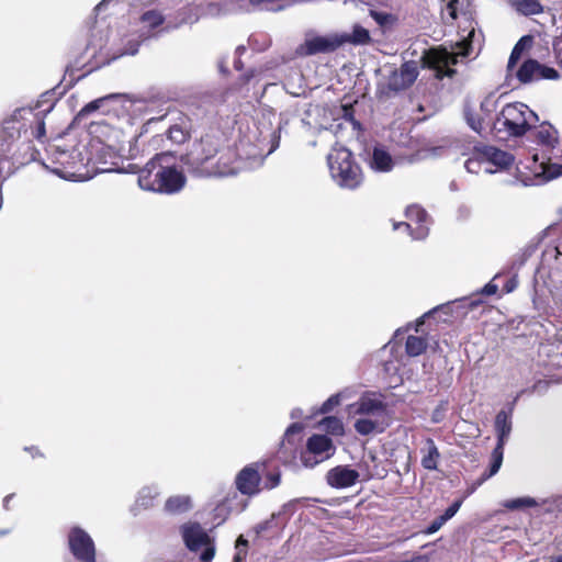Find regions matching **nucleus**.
I'll return each instance as SVG.
<instances>
[{
    "mask_svg": "<svg viewBox=\"0 0 562 562\" xmlns=\"http://www.w3.org/2000/svg\"><path fill=\"white\" fill-rule=\"evenodd\" d=\"M114 0H102L95 8L94 10L97 12H101L106 5H109L111 2H113Z\"/></svg>",
    "mask_w": 562,
    "mask_h": 562,
    "instance_id": "nucleus-59",
    "label": "nucleus"
},
{
    "mask_svg": "<svg viewBox=\"0 0 562 562\" xmlns=\"http://www.w3.org/2000/svg\"><path fill=\"white\" fill-rule=\"evenodd\" d=\"M350 415L361 416L355 422V430L361 436L381 434L386 424V404L381 395L372 392L363 393L355 403L348 407Z\"/></svg>",
    "mask_w": 562,
    "mask_h": 562,
    "instance_id": "nucleus-2",
    "label": "nucleus"
},
{
    "mask_svg": "<svg viewBox=\"0 0 562 562\" xmlns=\"http://www.w3.org/2000/svg\"><path fill=\"white\" fill-rule=\"evenodd\" d=\"M260 463H251L244 467L235 477V486L237 491L246 496H255L260 493Z\"/></svg>",
    "mask_w": 562,
    "mask_h": 562,
    "instance_id": "nucleus-13",
    "label": "nucleus"
},
{
    "mask_svg": "<svg viewBox=\"0 0 562 562\" xmlns=\"http://www.w3.org/2000/svg\"><path fill=\"white\" fill-rule=\"evenodd\" d=\"M280 480H281L280 473H270L266 477L265 487L268 490H272L280 484Z\"/></svg>",
    "mask_w": 562,
    "mask_h": 562,
    "instance_id": "nucleus-47",
    "label": "nucleus"
},
{
    "mask_svg": "<svg viewBox=\"0 0 562 562\" xmlns=\"http://www.w3.org/2000/svg\"><path fill=\"white\" fill-rule=\"evenodd\" d=\"M240 544H241V546H247V540H246V539H244V537H243V536H240V537L237 539V541H236V547H239Z\"/></svg>",
    "mask_w": 562,
    "mask_h": 562,
    "instance_id": "nucleus-63",
    "label": "nucleus"
},
{
    "mask_svg": "<svg viewBox=\"0 0 562 562\" xmlns=\"http://www.w3.org/2000/svg\"><path fill=\"white\" fill-rule=\"evenodd\" d=\"M481 111L485 114V115H488L491 114L492 112H494L497 108V98L495 95V93H490L487 94L481 102Z\"/></svg>",
    "mask_w": 562,
    "mask_h": 562,
    "instance_id": "nucleus-40",
    "label": "nucleus"
},
{
    "mask_svg": "<svg viewBox=\"0 0 562 562\" xmlns=\"http://www.w3.org/2000/svg\"><path fill=\"white\" fill-rule=\"evenodd\" d=\"M303 428H304L303 424H301V423H293V424H291L286 428V430H285V432L283 435L282 446H284L285 442H288L290 445H293L294 443L293 437L295 435H300L303 431Z\"/></svg>",
    "mask_w": 562,
    "mask_h": 562,
    "instance_id": "nucleus-39",
    "label": "nucleus"
},
{
    "mask_svg": "<svg viewBox=\"0 0 562 562\" xmlns=\"http://www.w3.org/2000/svg\"><path fill=\"white\" fill-rule=\"evenodd\" d=\"M271 145H270V148L267 153V155H270L272 154L278 147H279V144H280V134L277 133V132H273L272 135H271V140H270Z\"/></svg>",
    "mask_w": 562,
    "mask_h": 562,
    "instance_id": "nucleus-53",
    "label": "nucleus"
},
{
    "mask_svg": "<svg viewBox=\"0 0 562 562\" xmlns=\"http://www.w3.org/2000/svg\"><path fill=\"white\" fill-rule=\"evenodd\" d=\"M199 16L191 7H183L178 10L175 20H167L165 30L167 32L181 27L184 24H193L198 22Z\"/></svg>",
    "mask_w": 562,
    "mask_h": 562,
    "instance_id": "nucleus-23",
    "label": "nucleus"
},
{
    "mask_svg": "<svg viewBox=\"0 0 562 562\" xmlns=\"http://www.w3.org/2000/svg\"><path fill=\"white\" fill-rule=\"evenodd\" d=\"M220 153L217 140L206 135L194 143L188 154L181 157L182 164L188 171L196 177H209L212 173H225L217 168H213L216 155Z\"/></svg>",
    "mask_w": 562,
    "mask_h": 562,
    "instance_id": "nucleus-5",
    "label": "nucleus"
},
{
    "mask_svg": "<svg viewBox=\"0 0 562 562\" xmlns=\"http://www.w3.org/2000/svg\"><path fill=\"white\" fill-rule=\"evenodd\" d=\"M471 54V45L468 37L457 43L456 50H448L445 47L430 48L423 57V66L434 69L436 77L441 79L443 77H452L456 70L451 68L452 65L458 64L459 58H465Z\"/></svg>",
    "mask_w": 562,
    "mask_h": 562,
    "instance_id": "nucleus-6",
    "label": "nucleus"
},
{
    "mask_svg": "<svg viewBox=\"0 0 562 562\" xmlns=\"http://www.w3.org/2000/svg\"><path fill=\"white\" fill-rule=\"evenodd\" d=\"M327 162L333 180L340 188L355 190L362 183L361 168L346 147L335 146L327 156Z\"/></svg>",
    "mask_w": 562,
    "mask_h": 562,
    "instance_id": "nucleus-4",
    "label": "nucleus"
},
{
    "mask_svg": "<svg viewBox=\"0 0 562 562\" xmlns=\"http://www.w3.org/2000/svg\"><path fill=\"white\" fill-rule=\"evenodd\" d=\"M160 488L157 484L142 487L136 497V505L143 508L153 506L154 501L159 496Z\"/></svg>",
    "mask_w": 562,
    "mask_h": 562,
    "instance_id": "nucleus-28",
    "label": "nucleus"
},
{
    "mask_svg": "<svg viewBox=\"0 0 562 562\" xmlns=\"http://www.w3.org/2000/svg\"><path fill=\"white\" fill-rule=\"evenodd\" d=\"M24 450L27 451L32 456V458L43 457V453L40 451L37 447H25Z\"/></svg>",
    "mask_w": 562,
    "mask_h": 562,
    "instance_id": "nucleus-56",
    "label": "nucleus"
},
{
    "mask_svg": "<svg viewBox=\"0 0 562 562\" xmlns=\"http://www.w3.org/2000/svg\"><path fill=\"white\" fill-rule=\"evenodd\" d=\"M481 303H482V301H481V300H477V299H471V300L469 301V307L473 310V308H475L477 305H480Z\"/></svg>",
    "mask_w": 562,
    "mask_h": 562,
    "instance_id": "nucleus-62",
    "label": "nucleus"
},
{
    "mask_svg": "<svg viewBox=\"0 0 562 562\" xmlns=\"http://www.w3.org/2000/svg\"><path fill=\"white\" fill-rule=\"evenodd\" d=\"M553 49L558 56L562 60V38H555L553 42Z\"/></svg>",
    "mask_w": 562,
    "mask_h": 562,
    "instance_id": "nucleus-55",
    "label": "nucleus"
},
{
    "mask_svg": "<svg viewBox=\"0 0 562 562\" xmlns=\"http://www.w3.org/2000/svg\"><path fill=\"white\" fill-rule=\"evenodd\" d=\"M503 456H504V449L495 447L492 452V463L490 465L488 473H485L483 475L482 481L492 477L493 475H495L498 472V470L501 469L502 463H503Z\"/></svg>",
    "mask_w": 562,
    "mask_h": 562,
    "instance_id": "nucleus-33",
    "label": "nucleus"
},
{
    "mask_svg": "<svg viewBox=\"0 0 562 562\" xmlns=\"http://www.w3.org/2000/svg\"><path fill=\"white\" fill-rule=\"evenodd\" d=\"M340 404V394H334L328 397L321 406L319 412L322 414L329 413L335 406Z\"/></svg>",
    "mask_w": 562,
    "mask_h": 562,
    "instance_id": "nucleus-43",
    "label": "nucleus"
},
{
    "mask_svg": "<svg viewBox=\"0 0 562 562\" xmlns=\"http://www.w3.org/2000/svg\"><path fill=\"white\" fill-rule=\"evenodd\" d=\"M510 412L499 411L495 417L496 448L504 449L512 432Z\"/></svg>",
    "mask_w": 562,
    "mask_h": 562,
    "instance_id": "nucleus-21",
    "label": "nucleus"
},
{
    "mask_svg": "<svg viewBox=\"0 0 562 562\" xmlns=\"http://www.w3.org/2000/svg\"><path fill=\"white\" fill-rule=\"evenodd\" d=\"M218 154V158L216 160L214 159L213 168H217L222 171L226 170L227 172L212 173L209 175V177H228L236 175L239 170V165L235 160V154L229 149L222 150Z\"/></svg>",
    "mask_w": 562,
    "mask_h": 562,
    "instance_id": "nucleus-20",
    "label": "nucleus"
},
{
    "mask_svg": "<svg viewBox=\"0 0 562 562\" xmlns=\"http://www.w3.org/2000/svg\"><path fill=\"white\" fill-rule=\"evenodd\" d=\"M140 35L137 34H131L126 35L121 40V44L117 47L114 58L122 57V56H133L137 54L140 43H142Z\"/></svg>",
    "mask_w": 562,
    "mask_h": 562,
    "instance_id": "nucleus-26",
    "label": "nucleus"
},
{
    "mask_svg": "<svg viewBox=\"0 0 562 562\" xmlns=\"http://www.w3.org/2000/svg\"><path fill=\"white\" fill-rule=\"evenodd\" d=\"M137 182L145 191L172 194L184 187L186 177L177 169L173 154L162 151L156 154L139 170Z\"/></svg>",
    "mask_w": 562,
    "mask_h": 562,
    "instance_id": "nucleus-1",
    "label": "nucleus"
},
{
    "mask_svg": "<svg viewBox=\"0 0 562 562\" xmlns=\"http://www.w3.org/2000/svg\"><path fill=\"white\" fill-rule=\"evenodd\" d=\"M407 222H394L393 228L395 231L401 227L405 228L413 239H424L429 233V217L424 209L418 205H411L405 211Z\"/></svg>",
    "mask_w": 562,
    "mask_h": 562,
    "instance_id": "nucleus-9",
    "label": "nucleus"
},
{
    "mask_svg": "<svg viewBox=\"0 0 562 562\" xmlns=\"http://www.w3.org/2000/svg\"><path fill=\"white\" fill-rule=\"evenodd\" d=\"M499 274H496L492 281H490L487 284H485L477 293L486 296H491L497 293L498 285L494 282Z\"/></svg>",
    "mask_w": 562,
    "mask_h": 562,
    "instance_id": "nucleus-46",
    "label": "nucleus"
},
{
    "mask_svg": "<svg viewBox=\"0 0 562 562\" xmlns=\"http://www.w3.org/2000/svg\"><path fill=\"white\" fill-rule=\"evenodd\" d=\"M182 540L191 552L202 550L200 562H211L215 555V543L206 530L195 521H188L180 527Z\"/></svg>",
    "mask_w": 562,
    "mask_h": 562,
    "instance_id": "nucleus-7",
    "label": "nucleus"
},
{
    "mask_svg": "<svg viewBox=\"0 0 562 562\" xmlns=\"http://www.w3.org/2000/svg\"><path fill=\"white\" fill-rule=\"evenodd\" d=\"M537 160L538 157L535 155L533 167L530 168L533 173V180L530 182V184L540 186L562 176V165L546 161L538 164Z\"/></svg>",
    "mask_w": 562,
    "mask_h": 562,
    "instance_id": "nucleus-17",
    "label": "nucleus"
},
{
    "mask_svg": "<svg viewBox=\"0 0 562 562\" xmlns=\"http://www.w3.org/2000/svg\"><path fill=\"white\" fill-rule=\"evenodd\" d=\"M443 311L445 313H448L450 311V305L449 304H446V305H441L440 307H436L429 312H427L426 314H424L420 318H418L415 323V331H419V327L425 323V318L437 313L438 311Z\"/></svg>",
    "mask_w": 562,
    "mask_h": 562,
    "instance_id": "nucleus-45",
    "label": "nucleus"
},
{
    "mask_svg": "<svg viewBox=\"0 0 562 562\" xmlns=\"http://www.w3.org/2000/svg\"><path fill=\"white\" fill-rule=\"evenodd\" d=\"M67 540L71 554L78 561L97 562L94 541L85 529L78 526L71 527Z\"/></svg>",
    "mask_w": 562,
    "mask_h": 562,
    "instance_id": "nucleus-8",
    "label": "nucleus"
},
{
    "mask_svg": "<svg viewBox=\"0 0 562 562\" xmlns=\"http://www.w3.org/2000/svg\"><path fill=\"white\" fill-rule=\"evenodd\" d=\"M521 55H522L521 49L514 46V48L510 53L509 59H508V64H507V77L512 76L516 64L521 58Z\"/></svg>",
    "mask_w": 562,
    "mask_h": 562,
    "instance_id": "nucleus-42",
    "label": "nucleus"
},
{
    "mask_svg": "<svg viewBox=\"0 0 562 562\" xmlns=\"http://www.w3.org/2000/svg\"><path fill=\"white\" fill-rule=\"evenodd\" d=\"M218 69L222 74H226L228 71L227 69V61L225 59H221L218 61Z\"/></svg>",
    "mask_w": 562,
    "mask_h": 562,
    "instance_id": "nucleus-61",
    "label": "nucleus"
},
{
    "mask_svg": "<svg viewBox=\"0 0 562 562\" xmlns=\"http://www.w3.org/2000/svg\"><path fill=\"white\" fill-rule=\"evenodd\" d=\"M140 20L150 29H155L161 25L165 21L167 22L166 18L159 11L156 10H149L144 12L140 16Z\"/></svg>",
    "mask_w": 562,
    "mask_h": 562,
    "instance_id": "nucleus-35",
    "label": "nucleus"
},
{
    "mask_svg": "<svg viewBox=\"0 0 562 562\" xmlns=\"http://www.w3.org/2000/svg\"><path fill=\"white\" fill-rule=\"evenodd\" d=\"M46 135V131H45V122L43 120H38L36 122V127L33 132V136L38 139V140H43V138L45 137Z\"/></svg>",
    "mask_w": 562,
    "mask_h": 562,
    "instance_id": "nucleus-49",
    "label": "nucleus"
},
{
    "mask_svg": "<svg viewBox=\"0 0 562 562\" xmlns=\"http://www.w3.org/2000/svg\"><path fill=\"white\" fill-rule=\"evenodd\" d=\"M333 440L326 435H313L307 439L306 452H303L301 460L306 468L330 458L335 453Z\"/></svg>",
    "mask_w": 562,
    "mask_h": 562,
    "instance_id": "nucleus-10",
    "label": "nucleus"
},
{
    "mask_svg": "<svg viewBox=\"0 0 562 562\" xmlns=\"http://www.w3.org/2000/svg\"><path fill=\"white\" fill-rule=\"evenodd\" d=\"M419 75V65L415 60L405 61L398 69L391 71L387 79V88L392 91H401L411 87Z\"/></svg>",
    "mask_w": 562,
    "mask_h": 562,
    "instance_id": "nucleus-15",
    "label": "nucleus"
},
{
    "mask_svg": "<svg viewBox=\"0 0 562 562\" xmlns=\"http://www.w3.org/2000/svg\"><path fill=\"white\" fill-rule=\"evenodd\" d=\"M120 95L119 94H109V95H105V97H102V98H99L97 100H93L91 102H89L88 104H86L79 112V115L80 116H85V115H88L94 111H97L98 109H100L105 102H108L109 100H112V99H115V98H119Z\"/></svg>",
    "mask_w": 562,
    "mask_h": 562,
    "instance_id": "nucleus-36",
    "label": "nucleus"
},
{
    "mask_svg": "<svg viewBox=\"0 0 562 562\" xmlns=\"http://www.w3.org/2000/svg\"><path fill=\"white\" fill-rule=\"evenodd\" d=\"M475 151L484 159V171L487 173H493L498 169H505L514 161L512 154L493 146L477 145L475 146Z\"/></svg>",
    "mask_w": 562,
    "mask_h": 562,
    "instance_id": "nucleus-16",
    "label": "nucleus"
},
{
    "mask_svg": "<svg viewBox=\"0 0 562 562\" xmlns=\"http://www.w3.org/2000/svg\"><path fill=\"white\" fill-rule=\"evenodd\" d=\"M422 452V465L426 470H437L438 462L440 459V452L431 438L425 440L424 447L420 449Z\"/></svg>",
    "mask_w": 562,
    "mask_h": 562,
    "instance_id": "nucleus-22",
    "label": "nucleus"
},
{
    "mask_svg": "<svg viewBox=\"0 0 562 562\" xmlns=\"http://www.w3.org/2000/svg\"><path fill=\"white\" fill-rule=\"evenodd\" d=\"M518 285V281L516 277L510 278L504 285V290L506 293L513 292Z\"/></svg>",
    "mask_w": 562,
    "mask_h": 562,
    "instance_id": "nucleus-54",
    "label": "nucleus"
},
{
    "mask_svg": "<svg viewBox=\"0 0 562 562\" xmlns=\"http://www.w3.org/2000/svg\"><path fill=\"white\" fill-rule=\"evenodd\" d=\"M321 425L324 427V429L335 436H340L344 434V425L341 420L338 417L335 416H328L325 417Z\"/></svg>",
    "mask_w": 562,
    "mask_h": 562,
    "instance_id": "nucleus-34",
    "label": "nucleus"
},
{
    "mask_svg": "<svg viewBox=\"0 0 562 562\" xmlns=\"http://www.w3.org/2000/svg\"><path fill=\"white\" fill-rule=\"evenodd\" d=\"M370 14L380 25L386 24L390 19V15L384 12L371 11Z\"/></svg>",
    "mask_w": 562,
    "mask_h": 562,
    "instance_id": "nucleus-50",
    "label": "nucleus"
},
{
    "mask_svg": "<svg viewBox=\"0 0 562 562\" xmlns=\"http://www.w3.org/2000/svg\"><path fill=\"white\" fill-rule=\"evenodd\" d=\"M192 506L189 495H173L167 498L164 508L168 514L180 515L191 510Z\"/></svg>",
    "mask_w": 562,
    "mask_h": 562,
    "instance_id": "nucleus-24",
    "label": "nucleus"
},
{
    "mask_svg": "<svg viewBox=\"0 0 562 562\" xmlns=\"http://www.w3.org/2000/svg\"><path fill=\"white\" fill-rule=\"evenodd\" d=\"M14 497V494H9L7 495L4 498H3V508L5 510H9L10 509V502L12 501V498Z\"/></svg>",
    "mask_w": 562,
    "mask_h": 562,
    "instance_id": "nucleus-60",
    "label": "nucleus"
},
{
    "mask_svg": "<svg viewBox=\"0 0 562 562\" xmlns=\"http://www.w3.org/2000/svg\"><path fill=\"white\" fill-rule=\"evenodd\" d=\"M369 167L378 172H389L393 168V159L387 150L383 147L375 146L372 151L368 153Z\"/></svg>",
    "mask_w": 562,
    "mask_h": 562,
    "instance_id": "nucleus-19",
    "label": "nucleus"
},
{
    "mask_svg": "<svg viewBox=\"0 0 562 562\" xmlns=\"http://www.w3.org/2000/svg\"><path fill=\"white\" fill-rule=\"evenodd\" d=\"M549 562H562V554L552 558Z\"/></svg>",
    "mask_w": 562,
    "mask_h": 562,
    "instance_id": "nucleus-64",
    "label": "nucleus"
},
{
    "mask_svg": "<svg viewBox=\"0 0 562 562\" xmlns=\"http://www.w3.org/2000/svg\"><path fill=\"white\" fill-rule=\"evenodd\" d=\"M250 4L258 10L278 12L290 5L286 0H249Z\"/></svg>",
    "mask_w": 562,
    "mask_h": 562,
    "instance_id": "nucleus-31",
    "label": "nucleus"
},
{
    "mask_svg": "<svg viewBox=\"0 0 562 562\" xmlns=\"http://www.w3.org/2000/svg\"><path fill=\"white\" fill-rule=\"evenodd\" d=\"M547 501H542L539 503L537 499L525 496V497H518L514 499H507L503 503V506L509 510H517L525 507H537L539 505L546 504Z\"/></svg>",
    "mask_w": 562,
    "mask_h": 562,
    "instance_id": "nucleus-29",
    "label": "nucleus"
},
{
    "mask_svg": "<svg viewBox=\"0 0 562 562\" xmlns=\"http://www.w3.org/2000/svg\"><path fill=\"white\" fill-rule=\"evenodd\" d=\"M273 522V516L268 519V520H265L260 524H258L256 527H255V531L257 535H260L265 531H267L270 527H271V524Z\"/></svg>",
    "mask_w": 562,
    "mask_h": 562,
    "instance_id": "nucleus-52",
    "label": "nucleus"
},
{
    "mask_svg": "<svg viewBox=\"0 0 562 562\" xmlns=\"http://www.w3.org/2000/svg\"><path fill=\"white\" fill-rule=\"evenodd\" d=\"M358 479L359 473L347 465H338L329 470L326 475L327 483L336 488L350 487Z\"/></svg>",
    "mask_w": 562,
    "mask_h": 562,
    "instance_id": "nucleus-18",
    "label": "nucleus"
},
{
    "mask_svg": "<svg viewBox=\"0 0 562 562\" xmlns=\"http://www.w3.org/2000/svg\"><path fill=\"white\" fill-rule=\"evenodd\" d=\"M168 138L176 144H182L188 138V133L180 126L173 125L168 130Z\"/></svg>",
    "mask_w": 562,
    "mask_h": 562,
    "instance_id": "nucleus-38",
    "label": "nucleus"
},
{
    "mask_svg": "<svg viewBox=\"0 0 562 562\" xmlns=\"http://www.w3.org/2000/svg\"><path fill=\"white\" fill-rule=\"evenodd\" d=\"M406 562H429L426 554H415L412 559L405 560Z\"/></svg>",
    "mask_w": 562,
    "mask_h": 562,
    "instance_id": "nucleus-57",
    "label": "nucleus"
},
{
    "mask_svg": "<svg viewBox=\"0 0 562 562\" xmlns=\"http://www.w3.org/2000/svg\"><path fill=\"white\" fill-rule=\"evenodd\" d=\"M445 524H446V521H445V519L441 516L437 517L427 527L426 533L427 535H432V533L437 532Z\"/></svg>",
    "mask_w": 562,
    "mask_h": 562,
    "instance_id": "nucleus-48",
    "label": "nucleus"
},
{
    "mask_svg": "<svg viewBox=\"0 0 562 562\" xmlns=\"http://www.w3.org/2000/svg\"><path fill=\"white\" fill-rule=\"evenodd\" d=\"M290 417L292 419H300L301 417H303V411L299 407L293 408L290 413Z\"/></svg>",
    "mask_w": 562,
    "mask_h": 562,
    "instance_id": "nucleus-58",
    "label": "nucleus"
},
{
    "mask_svg": "<svg viewBox=\"0 0 562 562\" xmlns=\"http://www.w3.org/2000/svg\"><path fill=\"white\" fill-rule=\"evenodd\" d=\"M330 130L341 140L359 137L360 123L353 117L352 106L341 105L340 117L335 120L330 125Z\"/></svg>",
    "mask_w": 562,
    "mask_h": 562,
    "instance_id": "nucleus-14",
    "label": "nucleus"
},
{
    "mask_svg": "<svg viewBox=\"0 0 562 562\" xmlns=\"http://www.w3.org/2000/svg\"><path fill=\"white\" fill-rule=\"evenodd\" d=\"M485 168V161L480 157V155L474 150V157L469 158L464 162V168L470 173H479L482 169Z\"/></svg>",
    "mask_w": 562,
    "mask_h": 562,
    "instance_id": "nucleus-37",
    "label": "nucleus"
},
{
    "mask_svg": "<svg viewBox=\"0 0 562 562\" xmlns=\"http://www.w3.org/2000/svg\"><path fill=\"white\" fill-rule=\"evenodd\" d=\"M536 140L544 147L553 148L559 142V133L551 124L542 123L536 132Z\"/></svg>",
    "mask_w": 562,
    "mask_h": 562,
    "instance_id": "nucleus-25",
    "label": "nucleus"
},
{
    "mask_svg": "<svg viewBox=\"0 0 562 562\" xmlns=\"http://www.w3.org/2000/svg\"><path fill=\"white\" fill-rule=\"evenodd\" d=\"M513 5L525 15L538 14L542 11V5L537 0H513Z\"/></svg>",
    "mask_w": 562,
    "mask_h": 562,
    "instance_id": "nucleus-32",
    "label": "nucleus"
},
{
    "mask_svg": "<svg viewBox=\"0 0 562 562\" xmlns=\"http://www.w3.org/2000/svg\"><path fill=\"white\" fill-rule=\"evenodd\" d=\"M341 40L342 38L339 33H333L324 36H308L305 42L296 48V54L300 56H312L316 54L331 53L342 46Z\"/></svg>",
    "mask_w": 562,
    "mask_h": 562,
    "instance_id": "nucleus-11",
    "label": "nucleus"
},
{
    "mask_svg": "<svg viewBox=\"0 0 562 562\" xmlns=\"http://www.w3.org/2000/svg\"><path fill=\"white\" fill-rule=\"evenodd\" d=\"M520 83H530L540 79L557 80L559 72L535 59L524 61L515 74Z\"/></svg>",
    "mask_w": 562,
    "mask_h": 562,
    "instance_id": "nucleus-12",
    "label": "nucleus"
},
{
    "mask_svg": "<svg viewBox=\"0 0 562 562\" xmlns=\"http://www.w3.org/2000/svg\"><path fill=\"white\" fill-rule=\"evenodd\" d=\"M464 116H465V120H467V123L469 124V126L477 132V133H481L482 128H483V125H482V121L480 117H476L470 109H465L464 110Z\"/></svg>",
    "mask_w": 562,
    "mask_h": 562,
    "instance_id": "nucleus-41",
    "label": "nucleus"
},
{
    "mask_svg": "<svg viewBox=\"0 0 562 562\" xmlns=\"http://www.w3.org/2000/svg\"><path fill=\"white\" fill-rule=\"evenodd\" d=\"M427 348V341L423 337L409 335L406 339L405 349L408 356L417 357Z\"/></svg>",
    "mask_w": 562,
    "mask_h": 562,
    "instance_id": "nucleus-30",
    "label": "nucleus"
},
{
    "mask_svg": "<svg viewBox=\"0 0 562 562\" xmlns=\"http://www.w3.org/2000/svg\"><path fill=\"white\" fill-rule=\"evenodd\" d=\"M538 122L537 114L525 103H509L503 108L493 123V131L499 135L519 137Z\"/></svg>",
    "mask_w": 562,
    "mask_h": 562,
    "instance_id": "nucleus-3",
    "label": "nucleus"
},
{
    "mask_svg": "<svg viewBox=\"0 0 562 562\" xmlns=\"http://www.w3.org/2000/svg\"><path fill=\"white\" fill-rule=\"evenodd\" d=\"M341 40V45L344 44H353V45H367L370 43L371 37L370 33L367 29L362 27L361 25H355L352 33H339Z\"/></svg>",
    "mask_w": 562,
    "mask_h": 562,
    "instance_id": "nucleus-27",
    "label": "nucleus"
},
{
    "mask_svg": "<svg viewBox=\"0 0 562 562\" xmlns=\"http://www.w3.org/2000/svg\"><path fill=\"white\" fill-rule=\"evenodd\" d=\"M462 503L463 498L457 499L445 510L441 517L445 519L446 522L450 520L459 512Z\"/></svg>",
    "mask_w": 562,
    "mask_h": 562,
    "instance_id": "nucleus-44",
    "label": "nucleus"
},
{
    "mask_svg": "<svg viewBox=\"0 0 562 562\" xmlns=\"http://www.w3.org/2000/svg\"><path fill=\"white\" fill-rule=\"evenodd\" d=\"M532 44V36L530 35H525L522 36L517 43H516V47L520 48L521 52L524 53V50H526L527 48H529Z\"/></svg>",
    "mask_w": 562,
    "mask_h": 562,
    "instance_id": "nucleus-51",
    "label": "nucleus"
}]
</instances>
